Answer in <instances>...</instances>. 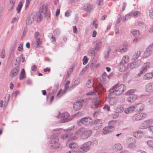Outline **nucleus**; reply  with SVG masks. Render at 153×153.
<instances>
[{
    "mask_svg": "<svg viewBox=\"0 0 153 153\" xmlns=\"http://www.w3.org/2000/svg\"><path fill=\"white\" fill-rule=\"evenodd\" d=\"M125 88V86L123 84H116L109 90L110 95H120L123 93Z\"/></svg>",
    "mask_w": 153,
    "mask_h": 153,
    "instance_id": "f257e3e1",
    "label": "nucleus"
},
{
    "mask_svg": "<svg viewBox=\"0 0 153 153\" xmlns=\"http://www.w3.org/2000/svg\"><path fill=\"white\" fill-rule=\"evenodd\" d=\"M127 51V49L126 47H125L121 49L120 51V52L121 53H123L124 52H126Z\"/></svg>",
    "mask_w": 153,
    "mask_h": 153,
    "instance_id": "052dcab7",
    "label": "nucleus"
},
{
    "mask_svg": "<svg viewBox=\"0 0 153 153\" xmlns=\"http://www.w3.org/2000/svg\"><path fill=\"white\" fill-rule=\"evenodd\" d=\"M110 51H111V50L109 49L107 51L105 52V58H107L108 57L109 55V53L110 52Z\"/></svg>",
    "mask_w": 153,
    "mask_h": 153,
    "instance_id": "13d9d810",
    "label": "nucleus"
},
{
    "mask_svg": "<svg viewBox=\"0 0 153 153\" xmlns=\"http://www.w3.org/2000/svg\"><path fill=\"white\" fill-rule=\"evenodd\" d=\"M134 111V106H129L128 108H126L124 110L125 113L126 114L131 113Z\"/></svg>",
    "mask_w": 153,
    "mask_h": 153,
    "instance_id": "4be33fe9",
    "label": "nucleus"
},
{
    "mask_svg": "<svg viewBox=\"0 0 153 153\" xmlns=\"http://www.w3.org/2000/svg\"><path fill=\"white\" fill-rule=\"evenodd\" d=\"M30 1H28V0H26L25 5V9H26L28 7L30 4Z\"/></svg>",
    "mask_w": 153,
    "mask_h": 153,
    "instance_id": "0e129e2a",
    "label": "nucleus"
},
{
    "mask_svg": "<svg viewBox=\"0 0 153 153\" xmlns=\"http://www.w3.org/2000/svg\"><path fill=\"white\" fill-rule=\"evenodd\" d=\"M77 146V144L74 142L71 143L69 145V147L71 149H74Z\"/></svg>",
    "mask_w": 153,
    "mask_h": 153,
    "instance_id": "c03bdc74",
    "label": "nucleus"
},
{
    "mask_svg": "<svg viewBox=\"0 0 153 153\" xmlns=\"http://www.w3.org/2000/svg\"><path fill=\"white\" fill-rule=\"evenodd\" d=\"M92 131L91 130H85L83 128H81L77 130L75 133V135L78 136L80 135V137L82 139H85L89 137L91 134Z\"/></svg>",
    "mask_w": 153,
    "mask_h": 153,
    "instance_id": "f03ea898",
    "label": "nucleus"
},
{
    "mask_svg": "<svg viewBox=\"0 0 153 153\" xmlns=\"http://www.w3.org/2000/svg\"><path fill=\"white\" fill-rule=\"evenodd\" d=\"M5 49L4 48H3L1 52L0 53V56L2 58H4L5 57Z\"/></svg>",
    "mask_w": 153,
    "mask_h": 153,
    "instance_id": "de8ad7c7",
    "label": "nucleus"
},
{
    "mask_svg": "<svg viewBox=\"0 0 153 153\" xmlns=\"http://www.w3.org/2000/svg\"><path fill=\"white\" fill-rule=\"evenodd\" d=\"M140 14V12H139L138 11H136L135 12H131L129 13H128V14L127 15L128 16H130V15H132V16L133 15L134 17H137L139 16Z\"/></svg>",
    "mask_w": 153,
    "mask_h": 153,
    "instance_id": "c85d7f7f",
    "label": "nucleus"
},
{
    "mask_svg": "<svg viewBox=\"0 0 153 153\" xmlns=\"http://www.w3.org/2000/svg\"><path fill=\"white\" fill-rule=\"evenodd\" d=\"M149 15L151 19H153V9H151L149 10Z\"/></svg>",
    "mask_w": 153,
    "mask_h": 153,
    "instance_id": "603ef678",
    "label": "nucleus"
},
{
    "mask_svg": "<svg viewBox=\"0 0 153 153\" xmlns=\"http://www.w3.org/2000/svg\"><path fill=\"white\" fill-rule=\"evenodd\" d=\"M129 61V57L127 56H123L121 60V64L123 63H126L128 62Z\"/></svg>",
    "mask_w": 153,
    "mask_h": 153,
    "instance_id": "2f4dec72",
    "label": "nucleus"
},
{
    "mask_svg": "<svg viewBox=\"0 0 153 153\" xmlns=\"http://www.w3.org/2000/svg\"><path fill=\"white\" fill-rule=\"evenodd\" d=\"M33 21V16H32L30 15L26 21V24L27 25H30Z\"/></svg>",
    "mask_w": 153,
    "mask_h": 153,
    "instance_id": "bb28decb",
    "label": "nucleus"
},
{
    "mask_svg": "<svg viewBox=\"0 0 153 153\" xmlns=\"http://www.w3.org/2000/svg\"><path fill=\"white\" fill-rule=\"evenodd\" d=\"M43 14L45 16L47 17V19L50 17V12L46 10L44 12Z\"/></svg>",
    "mask_w": 153,
    "mask_h": 153,
    "instance_id": "49530a36",
    "label": "nucleus"
},
{
    "mask_svg": "<svg viewBox=\"0 0 153 153\" xmlns=\"http://www.w3.org/2000/svg\"><path fill=\"white\" fill-rule=\"evenodd\" d=\"M112 95H111L110 96V93L108 95L109 98L108 101L110 104L111 105L115 104L117 102V100L115 97H112Z\"/></svg>",
    "mask_w": 153,
    "mask_h": 153,
    "instance_id": "aec40b11",
    "label": "nucleus"
},
{
    "mask_svg": "<svg viewBox=\"0 0 153 153\" xmlns=\"http://www.w3.org/2000/svg\"><path fill=\"white\" fill-rule=\"evenodd\" d=\"M97 3L99 6H101L103 5V0H97Z\"/></svg>",
    "mask_w": 153,
    "mask_h": 153,
    "instance_id": "8fccbe9b",
    "label": "nucleus"
},
{
    "mask_svg": "<svg viewBox=\"0 0 153 153\" xmlns=\"http://www.w3.org/2000/svg\"><path fill=\"white\" fill-rule=\"evenodd\" d=\"M114 150L116 151L121 150L123 149V147L119 143L115 144L113 148Z\"/></svg>",
    "mask_w": 153,
    "mask_h": 153,
    "instance_id": "412c9836",
    "label": "nucleus"
},
{
    "mask_svg": "<svg viewBox=\"0 0 153 153\" xmlns=\"http://www.w3.org/2000/svg\"><path fill=\"white\" fill-rule=\"evenodd\" d=\"M15 1L16 0H10V4L9 5V7H10V10L13 9Z\"/></svg>",
    "mask_w": 153,
    "mask_h": 153,
    "instance_id": "a19ab883",
    "label": "nucleus"
},
{
    "mask_svg": "<svg viewBox=\"0 0 153 153\" xmlns=\"http://www.w3.org/2000/svg\"><path fill=\"white\" fill-rule=\"evenodd\" d=\"M134 92V90H129L126 93L127 94H129V95H131V94H133Z\"/></svg>",
    "mask_w": 153,
    "mask_h": 153,
    "instance_id": "e2e57ef3",
    "label": "nucleus"
},
{
    "mask_svg": "<svg viewBox=\"0 0 153 153\" xmlns=\"http://www.w3.org/2000/svg\"><path fill=\"white\" fill-rule=\"evenodd\" d=\"M96 45L94 48L95 50L97 51H98L102 46V44L101 41L100 40H98L97 41Z\"/></svg>",
    "mask_w": 153,
    "mask_h": 153,
    "instance_id": "b1692460",
    "label": "nucleus"
},
{
    "mask_svg": "<svg viewBox=\"0 0 153 153\" xmlns=\"http://www.w3.org/2000/svg\"><path fill=\"white\" fill-rule=\"evenodd\" d=\"M94 124L95 126V129L96 130H97L102 126V122L101 120L97 119L94 122Z\"/></svg>",
    "mask_w": 153,
    "mask_h": 153,
    "instance_id": "2eb2a0df",
    "label": "nucleus"
},
{
    "mask_svg": "<svg viewBox=\"0 0 153 153\" xmlns=\"http://www.w3.org/2000/svg\"><path fill=\"white\" fill-rule=\"evenodd\" d=\"M147 116L144 113H138L134 115L132 117V119L133 120H139L145 118Z\"/></svg>",
    "mask_w": 153,
    "mask_h": 153,
    "instance_id": "6e6552de",
    "label": "nucleus"
},
{
    "mask_svg": "<svg viewBox=\"0 0 153 153\" xmlns=\"http://www.w3.org/2000/svg\"><path fill=\"white\" fill-rule=\"evenodd\" d=\"M150 68V63L147 62L145 63L141 68V70L138 74V76H140L142 74H144Z\"/></svg>",
    "mask_w": 153,
    "mask_h": 153,
    "instance_id": "0eeeda50",
    "label": "nucleus"
},
{
    "mask_svg": "<svg viewBox=\"0 0 153 153\" xmlns=\"http://www.w3.org/2000/svg\"><path fill=\"white\" fill-rule=\"evenodd\" d=\"M82 104L83 103H87L88 101V99L87 98H84L79 100Z\"/></svg>",
    "mask_w": 153,
    "mask_h": 153,
    "instance_id": "338daca9",
    "label": "nucleus"
},
{
    "mask_svg": "<svg viewBox=\"0 0 153 153\" xmlns=\"http://www.w3.org/2000/svg\"><path fill=\"white\" fill-rule=\"evenodd\" d=\"M152 121L153 120L152 119L147 120L145 121V122H146V123H147V124H148L149 126L152 124Z\"/></svg>",
    "mask_w": 153,
    "mask_h": 153,
    "instance_id": "680f3d73",
    "label": "nucleus"
},
{
    "mask_svg": "<svg viewBox=\"0 0 153 153\" xmlns=\"http://www.w3.org/2000/svg\"><path fill=\"white\" fill-rule=\"evenodd\" d=\"M80 82V80L79 79H76L74 82V84H73L71 87H70V89H73V88H74L76 85H77L78 84H79Z\"/></svg>",
    "mask_w": 153,
    "mask_h": 153,
    "instance_id": "e433bc0d",
    "label": "nucleus"
},
{
    "mask_svg": "<svg viewBox=\"0 0 153 153\" xmlns=\"http://www.w3.org/2000/svg\"><path fill=\"white\" fill-rule=\"evenodd\" d=\"M42 11L40 10V12L39 13H33L31 14V16H33L34 21L35 20H36L37 22H40L42 18Z\"/></svg>",
    "mask_w": 153,
    "mask_h": 153,
    "instance_id": "1a4fd4ad",
    "label": "nucleus"
},
{
    "mask_svg": "<svg viewBox=\"0 0 153 153\" xmlns=\"http://www.w3.org/2000/svg\"><path fill=\"white\" fill-rule=\"evenodd\" d=\"M92 102L93 104L91 106V108L95 110H97L94 113L93 116L95 117L97 116V114L101 112V102L99 100L98 98L97 97L93 100Z\"/></svg>",
    "mask_w": 153,
    "mask_h": 153,
    "instance_id": "7ed1b4c3",
    "label": "nucleus"
},
{
    "mask_svg": "<svg viewBox=\"0 0 153 153\" xmlns=\"http://www.w3.org/2000/svg\"><path fill=\"white\" fill-rule=\"evenodd\" d=\"M36 67L35 65H33L32 67H31V69L33 71H36Z\"/></svg>",
    "mask_w": 153,
    "mask_h": 153,
    "instance_id": "774afa93",
    "label": "nucleus"
},
{
    "mask_svg": "<svg viewBox=\"0 0 153 153\" xmlns=\"http://www.w3.org/2000/svg\"><path fill=\"white\" fill-rule=\"evenodd\" d=\"M112 131V130L109 129L108 128L105 127L102 130V133L105 134H107Z\"/></svg>",
    "mask_w": 153,
    "mask_h": 153,
    "instance_id": "58836bf2",
    "label": "nucleus"
},
{
    "mask_svg": "<svg viewBox=\"0 0 153 153\" xmlns=\"http://www.w3.org/2000/svg\"><path fill=\"white\" fill-rule=\"evenodd\" d=\"M107 76V75L105 72H104L103 73L102 75V80L105 81H106V78Z\"/></svg>",
    "mask_w": 153,
    "mask_h": 153,
    "instance_id": "864d4df0",
    "label": "nucleus"
},
{
    "mask_svg": "<svg viewBox=\"0 0 153 153\" xmlns=\"http://www.w3.org/2000/svg\"><path fill=\"white\" fill-rule=\"evenodd\" d=\"M82 107V104L79 101L75 102L74 104V108L76 111L81 109Z\"/></svg>",
    "mask_w": 153,
    "mask_h": 153,
    "instance_id": "f3484780",
    "label": "nucleus"
},
{
    "mask_svg": "<svg viewBox=\"0 0 153 153\" xmlns=\"http://www.w3.org/2000/svg\"><path fill=\"white\" fill-rule=\"evenodd\" d=\"M147 144L149 146L153 149V140H150L146 142Z\"/></svg>",
    "mask_w": 153,
    "mask_h": 153,
    "instance_id": "a18cd8bd",
    "label": "nucleus"
},
{
    "mask_svg": "<svg viewBox=\"0 0 153 153\" xmlns=\"http://www.w3.org/2000/svg\"><path fill=\"white\" fill-rule=\"evenodd\" d=\"M140 54V51H138L137 52L135 53L134 55H133L132 58V60L134 59L135 60L137 59L139 56Z\"/></svg>",
    "mask_w": 153,
    "mask_h": 153,
    "instance_id": "4c0bfd02",
    "label": "nucleus"
},
{
    "mask_svg": "<svg viewBox=\"0 0 153 153\" xmlns=\"http://www.w3.org/2000/svg\"><path fill=\"white\" fill-rule=\"evenodd\" d=\"M146 122L145 121L144 122L141 123L140 125V128L142 129L147 128L149 126L148 124H147Z\"/></svg>",
    "mask_w": 153,
    "mask_h": 153,
    "instance_id": "f704fd0d",
    "label": "nucleus"
},
{
    "mask_svg": "<svg viewBox=\"0 0 153 153\" xmlns=\"http://www.w3.org/2000/svg\"><path fill=\"white\" fill-rule=\"evenodd\" d=\"M88 59L87 57L86 56H85L83 58V64L84 65H85L87 64L88 62Z\"/></svg>",
    "mask_w": 153,
    "mask_h": 153,
    "instance_id": "09e8293b",
    "label": "nucleus"
},
{
    "mask_svg": "<svg viewBox=\"0 0 153 153\" xmlns=\"http://www.w3.org/2000/svg\"><path fill=\"white\" fill-rule=\"evenodd\" d=\"M90 149V146L87 142L84 143L81 147L78 148V151L79 152H85L89 150Z\"/></svg>",
    "mask_w": 153,
    "mask_h": 153,
    "instance_id": "9b49d317",
    "label": "nucleus"
},
{
    "mask_svg": "<svg viewBox=\"0 0 153 153\" xmlns=\"http://www.w3.org/2000/svg\"><path fill=\"white\" fill-rule=\"evenodd\" d=\"M141 63V62L140 60L137 61L133 62L128 65V67L131 69H133L136 67H138Z\"/></svg>",
    "mask_w": 153,
    "mask_h": 153,
    "instance_id": "4468645a",
    "label": "nucleus"
},
{
    "mask_svg": "<svg viewBox=\"0 0 153 153\" xmlns=\"http://www.w3.org/2000/svg\"><path fill=\"white\" fill-rule=\"evenodd\" d=\"M87 66L86 65L85 68H84L79 73V75H82L86 71L87 68Z\"/></svg>",
    "mask_w": 153,
    "mask_h": 153,
    "instance_id": "5fc2aeb1",
    "label": "nucleus"
},
{
    "mask_svg": "<svg viewBox=\"0 0 153 153\" xmlns=\"http://www.w3.org/2000/svg\"><path fill=\"white\" fill-rule=\"evenodd\" d=\"M123 110L124 108L123 107L121 106H120L116 107L114 110L115 112L119 113L123 112Z\"/></svg>",
    "mask_w": 153,
    "mask_h": 153,
    "instance_id": "a878e982",
    "label": "nucleus"
},
{
    "mask_svg": "<svg viewBox=\"0 0 153 153\" xmlns=\"http://www.w3.org/2000/svg\"><path fill=\"white\" fill-rule=\"evenodd\" d=\"M22 7V1H20L18 4L17 7H16V10L17 11V12L19 13L21 11V9Z\"/></svg>",
    "mask_w": 153,
    "mask_h": 153,
    "instance_id": "473e14b6",
    "label": "nucleus"
},
{
    "mask_svg": "<svg viewBox=\"0 0 153 153\" xmlns=\"http://www.w3.org/2000/svg\"><path fill=\"white\" fill-rule=\"evenodd\" d=\"M10 98V95L9 94H7L5 96L4 98V105H7Z\"/></svg>",
    "mask_w": 153,
    "mask_h": 153,
    "instance_id": "c9c22d12",
    "label": "nucleus"
},
{
    "mask_svg": "<svg viewBox=\"0 0 153 153\" xmlns=\"http://www.w3.org/2000/svg\"><path fill=\"white\" fill-rule=\"evenodd\" d=\"M146 91L151 93L153 91V82L148 83L145 87Z\"/></svg>",
    "mask_w": 153,
    "mask_h": 153,
    "instance_id": "dca6fc26",
    "label": "nucleus"
},
{
    "mask_svg": "<svg viewBox=\"0 0 153 153\" xmlns=\"http://www.w3.org/2000/svg\"><path fill=\"white\" fill-rule=\"evenodd\" d=\"M152 50L149 48H147L146 49V51L144 53V58H146L150 56Z\"/></svg>",
    "mask_w": 153,
    "mask_h": 153,
    "instance_id": "393cba45",
    "label": "nucleus"
},
{
    "mask_svg": "<svg viewBox=\"0 0 153 153\" xmlns=\"http://www.w3.org/2000/svg\"><path fill=\"white\" fill-rule=\"evenodd\" d=\"M59 84H56L54 85L53 88L52 90V93L53 94H54L55 93H56L57 90L58 89V88L59 87Z\"/></svg>",
    "mask_w": 153,
    "mask_h": 153,
    "instance_id": "37998d69",
    "label": "nucleus"
},
{
    "mask_svg": "<svg viewBox=\"0 0 153 153\" xmlns=\"http://www.w3.org/2000/svg\"><path fill=\"white\" fill-rule=\"evenodd\" d=\"M87 142L90 146H92L94 145H96L98 143V141L96 139H94L92 140L88 141Z\"/></svg>",
    "mask_w": 153,
    "mask_h": 153,
    "instance_id": "cd10ccee",
    "label": "nucleus"
},
{
    "mask_svg": "<svg viewBox=\"0 0 153 153\" xmlns=\"http://www.w3.org/2000/svg\"><path fill=\"white\" fill-rule=\"evenodd\" d=\"M19 71V68L18 67H15L11 71L10 75L11 77L16 76Z\"/></svg>",
    "mask_w": 153,
    "mask_h": 153,
    "instance_id": "a211bd4d",
    "label": "nucleus"
},
{
    "mask_svg": "<svg viewBox=\"0 0 153 153\" xmlns=\"http://www.w3.org/2000/svg\"><path fill=\"white\" fill-rule=\"evenodd\" d=\"M86 85L87 87L88 88H91L93 85V84L92 83L91 80L89 79L87 81L86 83Z\"/></svg>",
    "mask_w": 153,
    "mask_h": 153,
    "instance_id": "79ce46f5",
    "label": "nucleus"
},
{
    "mask_svg": "<svg viewBox=\"0 0 153 153\" xmlns=\"http://www.w3.org/2000/svg\"><path fill=\"white\" fill-rule=\"evenodd\" d=\"M124 64V63L121 64V62H120L119 65V70L120 71H125L126 69V66Z\"/></svg>",
    "mask_w": 153,
    "mask_h": 153,
    "instance_id": "c756f323",
    "label": "nucleus"
},
{
    "mask_svg": "<svg viewBox=\"0 0 153 153\" xmlns=\"http://www.w3.org/2000/svg\"><path fill=\"white\" fill-rule=\"evenodd\" d=\"M25 77V72L24 69H22L19 75L20 79H22Z\"/></svg>",
    "mask_w": 153,
    "mask_h": 153,
    "instance_id": "7c9ffc66",
    "label": "nucleus"
},
{
    "mask_svg": "<svg viewBox=\"0 0 153 153\" xmlns=\"http://www.w3.org/2000/svg\"><path fill=\"white\" fill-rule=\"evenodd\" d=\"M137 97V95L134 94H131L129 95V96L127 99V101L129 102H133L136 100Z\"/></svg>",
    "mask_w": 153,
    "mask_h": 153,
    "instance_id": "6ab92c4d",
    "label": "nucleus"
},
{
    "mask_svg": "<svg viewBox=\"0 0 153 153\" xmlns=\"http://www.w3.org/2000/svg\"><path fill=\"white\" fill-rule=\"evenodd\" d=\"M103 108L107 111H109L110 110V106L108 105H105Z\"/></svg>",
    "mask_w": 153,
    "mask_h": 153,
    "instance_id": "6e6d98bb",
    "label": "nucleus"
},
{
    "mask_svg": "<svg viewBox=\"0 0 153 153\" xmlns=\"http://www.w3.org/2000/svg\"><path fill=\"white\" fill-rule=\"evenodd\" d=\"M73 66H72L71 68H70L69 70L67 72V74L68 76H69L72 73L73 71Z\"/></svg>",
    "mask_w": 153,
    "mask_h": 153,
    "instance_id": "3c124183",
    "label": "nucleus"
},
{
    "mask_svg": "<svg viewBox=\"0 0 153 153\" xmlns=\"http://www.w3.org/2000/svg\"><path fill=\"white\" fill-rule=\"evenodd\" d=\"M126 142L127 144V147L128 149H133L135 148L136 146L134 143L136 141L134 138L129 137L126 140Z\"/></svg>",
    "mask_w": 153,
    "mask_h": 153,
    "instance_id": "423d86ee",
    "label": "nucleus"
},
{
    "mask_svg": "<svg viewBox=\"0 0 153 153\" xmlns=\"http://www.w3.org/2000/svg\"><path fill=\"white\" fill-rule=\"evenodd\" d=\"M58 117H59L61 121L63 123L68 122L71 120L72 119L69 114L67 112L63 113L60 114Z\"/></svg>",
    "mask_w": 153,
    "mask_h": 153,
    "instance_id": "39448f33",
    "label": "nucleus"
},
{
    "mask_svg": "<svg viewBox=\"0 0 153 153\" xmlns=\"http://www.w3.org/2000/svg\"><path fill=\"white\" fill-rule=\"evenodd\" d=\"M77 123L78 126H81L82 125L87 126L89 124L90 122L88 121V118L85 117L81 119Z\"/></svg>",
    "mask_w": 153,
    "mask_h": 153,
    "instance_id": "f8f14e48",
    "label": "nucleus"
},
{
    "mask_svg": "<svg viewBox=\"0 0 153 153\" xmlns=\"http://www.w3.org/2000/svg\"><path fill=\"white\" fill-rule=\"evenodd\" d=\"M153 76L151 73H148L145 74L143 76V79L145 80H149L152 79Z\"/></svg>",
    "mask_w": 153,
    "mask_h": 153,
    "instance_id": "5701e85b",
    "label": "nucleus"
},
{
    "mask_svg": "<svg viewBox=\"0 0 153 153\" xmlns=\"http://www.w3.org/2000/svg\"><path fill=\"white\" fill-rule=\"evenodd\" d=\"M94 8V7L93 5L88 3L85 4L82 7V10L89 13H90Z\"/></svg>",
    "mask_w": 153,
    "mask_h": 153,
    "instance_id": "9d476101",
    "label": "nucleus"
},
{
    "mask_svg": "<svg viewBox=\"0 0 153 153\" xmlns=\"http://www.w3.org/2000/svg\"><path fill=\"white\" fill-rule=\"evenodd\" d=\"M134 112H139L143 111L144 108V105L141 103H139L134 106Z\"/></svg>",
    "mask_w": 153,
    "mask_h": 153,
    "instance_id": "ddd939ff",
    "label": "nucleus"
},
{
    "mask_svg": "<svg viewBox=\"0 0 153 153\" xmlns=\"http://www.w3.org/2000/svg\"><path fill=\"white\" fill-rule=\"evenodd\" d=\"M95 50L94 48H91L90 49L88 52L89 55L91 56H94L96 54Z\"/></svg>",
    "mask_w": 153,
    "mask_h": 153,
    "instance_id": "72a5a7b5",
    "label": "nucleus"
},
{
    "mask_svg": "<svg viewBox=\"0 0 153 153\" xmlns=\"http://www.w3.org/2000/svg\"><path fill=\"white\" fill-rule=\"evenodd\" d=\"M61 138L62 139H66L69 138V136L68 134H65L62 135L61 136Z\"/></svg>",
    "mask_w": 153,
    "mask_h": 153,
    "instance_id": "4d7b16f0",
    "label": "nucleus"
},
{
    "mask_svg": "<svg viewBox=\"0 0 153 153\" xmlns=\"http://www.w3.org/2000/svg\"><path fill=\"white\" fill-rule=\"evenodd\" d=\"M133 135L134 137L137 138H139V137H140V135H139V134H138L135 132H134L133 133Z\"/></svg>",
    "mask_w": 153,
    "mask_h": 153,
    "instance_id": "69168bd1",
    "label": "nucleus"
},
{
    "mask_svg": "<svg viewBox=\"0 0 153 153\" xmlns=\"http://www.w3.org/2000/svg\"><path fill=\"white\" fill-rule=\"evenodd\" d=\"M35 39L37 44V46H38L41 44V42L40 41L39 38H36Z\"/></svg>",
    "mask_w": 153,
    "mask_h": 153,
    "instance_id": "bf43d9fd",
    "label": "nucleus"
},
{
    "mask_svg": "<svg viewBox=\"0 0 153 153\" xmlns=\"http://www.w3.org/2000/svg\"><path fill=\"white\" fill-rule=\"evenodd\" d=\"M61 129H57L56 130V133L55 134V136H53V138H55L54 139H53L50 141V143L51 144H54V145H53L51 146L52 148L53 149H57L59 147V146H56L55 143H58L59 139L58 137V134L61 133Z\"/></svg>",
    "mask_w": 153,
    "mask_h": 153,
    "instance_id": "20e7f679",
    "label": "nucleus"
},
{
    "mask_svg": "<svg viewBox=\"0 0 153 153\" xmlns=\"http://www.w3.org/2000/svg\"><path fill=\"white\" fill-rule=\"evenodd\" d=\"M131 33L132 35L135 37L138 36L140 34L139 30H133L132 31Z\"/></svg>",
    "mask_w": 153,
    "mask_h": 153,
    "instance_id": "ea45409f",
    "label": "nucleus"
}]
</instances>
